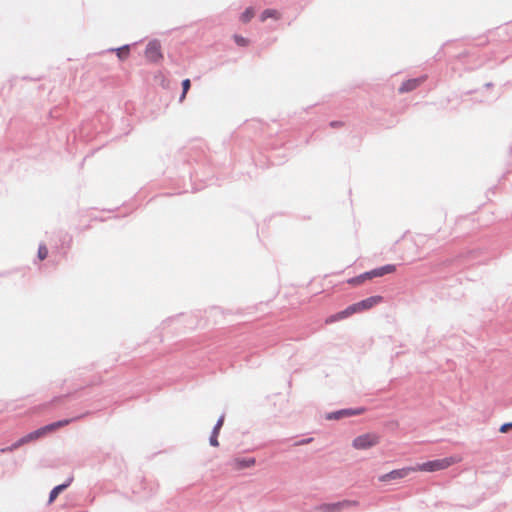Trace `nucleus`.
I'll list each match as a JSON object with an SVG mask.
<instances>
[{"instance_id": "f257e3e1", "label": "nucleus", "mask_w": 512, "mask_h": 512, "mask_svg": "<svg viewBox=\"0 0 512 512\" xmlns=\"http://www.w3.org/2000/svg\"><path fill=\"white\" fill-rule=\"evenodd\" d=\"M395 270V265L389 264L380 268H376L372 271L365 272L357 277L349 279L347 282L351 285H360L366 280H370L375 277H381L384 276L385 274L393 273L395 272Z\"/></svg>"}, {"instance_id": "f03ea898", "label": "nucleus", "mask_w": 512, "mask_h": 512, "mask_svg": "<svg viewBox=\"0 0 512 512\" xmlns=\"http://www.w3.org/2000/svg\"><path fill=\"white\" fill-rule=\"evenodd\" d=\"M459 461H460V459L457 457H448V458L425 462L423 464L418 465V467L415 469L420 470V471L433 472V471L446 469L449 466H451L452 464H455Z\"/></svg>"}, {"instance_id": "7ed1b4c3", "label": "nucleus", "mask_w": 512, "mask_h": 512, "mask_svg": "<svg viewBox=\"0 0 512 512\" xmlns=\"http://www.w3.org/2000/svg\"><path fill=\"white\" fill-rule=\"evenodd\" d=\"M379 443V436L375 433H366L353 440V447L357 450L369 449Z\"/></svg>"}, {"instance_id": "20e7f679", "label": "nucleus", "mask_w": 512, "mask_h": 512, "mask_svg": "<svg viewBox=\"0 0 512 512\" xmlns=\"http://www.w3.org/2000/svg\"><path fill=\"white\" fill-rule=\"evenodd\" d=\"M382 301H383L382 296H379V295L371 296L369 298H366L362 301H359L357 303L350 305V310L352 311V314L360 313V312H363V311L373 308L374 306L378 305Z\"/></svg>"}, {"instance_id": "39448f33", "label": "nucleus", "mask_w": 512, "mask_h": 512, "mask_svg": "<svg viewBox=\"0 0 512 512\" xmlns=\"http://www.w3.org/2000/svg\"><path fill=\"white\" fill-rule=\"evenodd\" d=\"M72 422V419H64V420H60V421H57V422H54V423H51L49 425H46L44 427H41L33 432L32 435H33V438L35 440L45 436L46 434L50 433V432H53L59 428H62L64 426H67L68 424H70Z\"/></svg>"}, {"instance_id": "423d86ee", "label": "nucleus", "mask_w": 512, "mask_h": 512, "mask_svg": "<svg viewBox=\"0 0 512 512\" xmlns=\"http://www.w3.org/2000/svg\"><path fill=\"white\" fill-rule=\"evenodd\" d=\"M145 57L148 61L157 63L162 58L161 45L158 41H151L148 43L145 49Z\"/></svg>"}, {"instance_id": "0eeeda50", "label": "nucleus", "mask_w": 512, "mask_h": 512, "mask_svg": "<svg viewBox=\"0 0 512 512\" xmlns=\"http://www.w3.org/2000/svg\"><path fill=\"white\" fill-rule=\"evenodd\" d=\"M413 471H416V469L411 467L393 470L387 474L382 475L379 480L382 482H388L391 480L401 479L408 476Z\"/></svg>"}, {"instance_id": "6e6552de", "label": "nucleus", "mask_w": 512, "mask_h": 512, "mask_svg": "<svg viewBox=\"0 0 512 512\" xmlns=\"http://www.w3.org/2000/svg\"><path fill=\"white\" fill-rule=\"evenodd\" d=\"M349 501H340L336 503H323L315 507L316 512H341L345 507H348Z\"/></svg>"}, {"instance_id": "1a4fd4ad", "label": "nucleus", "mask_w": 512, "mask_h": 512, "mask_svg": "<svg viewBox=\"0 0 512 512\" xmlns=\"http://www.w3.org/2000/svg\"><path fill=\"white\" fill-rule=\"evenodd\" d=\"M352 315L353 314H352V311L350 310V306H348L346 309L328 316L325 319V324L326 325H330V324H333L335 322L344 320V319H346V318H348V317H350Z\"/></svg>"}, {"instance_id": "9d476101", "label": "nucleus", "mask_w": 512, "mask_h": 512, "mask_svg": "<svg viewBox=\"0 0 512 512\" xmlns=\"http://www.w3.org/2000/svg\"><path fill=\"white\" fill-rule=\"evenodd\" d=\"M255 465L254 458H236L232 461V467L236 470L252 467Z\"/></svg>"}, {"instance_id": "9b49d317", "label": "nucleus", "mask_w": 512, "mask_h": 512, "mask_svg": "<svg viewBox=\"0 0 512 512\" xmlns=\"http://www.w3.org/2000/svg\"><path fill=\"white\" fill-rule=\"evenodd\" d=\"M422 83L421 79H409L399 87L400 93H405L416 89Z\"/></svg>"}, {"instance_id": "f8f14e48", "label": "nucleus", "mask_w": 512, "mask_h": 512, "mask_svg": "<svg viewBox=\"0 0 512 512\" xmlns=\"http://www.w3.org/2000/svg\"><path fill=\"white\" fill-rule=\"evenodd\" d=\"M71 481L72 478H70L67 483L54 487L49 495V503H52L58 497V495L70 485Z\"/></svg>"}, {"instance_id": "ddd939ff", "label": "nucleus", "mask_w": 512, "mask_h": 512, "mask_svg": "<svg viewBox=\"0 0 512 512\" xmlns=\"http://www.w3.org/2000/svg\"><path fill=\"white\" fill-rule=\"evenodd\" d=\"M280 17H281V14L279 11H277L275 9H266L261 14V21H265L268 18H273V19L278 20V19H280Z\"/></svg>"}, {"instance_id": "4468645a", "label": "nucleus", "mask_w": 512, "mask_h": 512, "mask_svg": "<svg viewBox=\"0 0 512 512\" xmlns=\"http://www.w3.org/2000/svg\"><path fill=\"white\" fill-rule=\"evenodd\" d=\"M32 433H29L25 435L24 437L20 438L17 442L14 443V447H21L24 444H27L31 441H34Z\"/></svg>"}, {"instance_id": "2eb2a0df", "label": "nucleus", "mask_w": 512, "mask_h": 512, "mask_svg": "<svg viewBox=\"0 0 512 512\" xmlns=\"http://www.w3.org/2000/svg\"><path fill=\"white\" fill-rule=\"evenodd\" d=\"M119 59L124 60L128 57L130 49L129 46H123L115 50Z\"/></svg>"}, {"instance_id": "dca6fc26", "label": "nucleus", "mask_w": 512, "mask_h": 512, "mask_svg": "<svg viewBox=\"0 0 512 512\" xmlns=\"http://www.w3.org/2000/svg\"><path fill=\"white\" fill-rule=\"evenodd\" d=\"M254 17V10L247 8L241 15V20L245 23L249 22Z\"/></svg>"}, {"instance_id": "f3484780", "label": "nucleus", "mask_w": 512, "mask_h": 512, "mask_svg": "<svg viewBox=\"0 0 512 512\" xmlns=\"http://www.w3.org/2000/svg\"><path fill=\"white\" fill-rule=\"evenodd\" d=\"M190 86H191V82L189 79L183 80V82H182L183 93L180 97V101H183L185 99L186 94H187L188 90L190 89Z\"/></svg>"}, {"instance_id": "a211bd4d", "label": "nucleus", "mask_w": 512, "mask_h": 512, "mask_svg": "<svg viewBox=\"0 0 512 512\" xmlns=\"http://www.w3.org/2000/svg\"><path fill=\"white\" fill-rule=\"evenodd\" d=\"M48 256V249L45 245H40L38 248V258L42 261Z\"/></svg>"}, {"instance_id": "6ab92c4d", "label": "nucleus", "mask_w": 512, "mask_h": 512, "mask_svg": "<svg viewBox=\"0 0 512 512\" xmlns=\"http://www.w3.org/2000/svg\"><path fill=\"white\" fill-rule=\"evenodd\" d=\"M223 422H224V417H220V419L217 421L215 427H214V430H213V434H219V431L223 425Z\"/></svg>"}, {"instance_id": "aec40b11", "label": "nucleus", "mask_w": 512, "mask_h": 512, "mask_svg": "<svg viewBox=\"0 0 512 512\" xmlns=\"http://www.w3.org/2000/svg\"><path fill=\"white\" fill-rule=\"evenodd\" d=\"M223 422H224V417H220V419L217 421L215 427H214V430H213V434H219V431L223 425Z\"/></svg>"}, {"instance_id": "412c9836", "label": "nucleus", "mask_w": 512, "mask_h": 512, "mask_svg": "<svg viewBox=\"0 0 512 512\" xmlns=\"http://www.w3.org/2000/svg\"><path fill=\"white\" fill-rule=\"evenodd\" d=\"M210 444L214 447H217L219 446V442H218V434H213L211 435L210 437Z\"/></svg>"}, {"instance_id": "4be33fe9", "label": "nucleus", "mask_w": 512, "mask_h": 512, "mask_svg": "<svg viewBox=\"0 0 512 512\" xmlns=\"http://www.w3.org/2000/svg\"><path fill=\"white\" fill-rule=\"evenodd\" d=\"M235 41L238 45H241V46H245L248 43L247 39H245L241 36H235Z\"/></svg>"}, {"instance_id": "5701e85b", "label": "nucleus", "mask_w": 512, "mask_h": 512, "mask_svg": "<svg viewBox=\"0 0 512 512\" xmlns=\"http://www.w3.org/2000/svg\"><path fill=\"white\" fill-rule=\"evenodd\" d=\"M510 429H512V422L503 424V425L500 427V432H501V433H506V432H508Z\"/></svg>"}, {"instance_id": "b1692460", "label": "nucleus", "mask_w": 512, "mask_h": 512, "mask_svg": "<svg viewBox=\"0 0 512 512\" xmlns=\"http://www.w3.org/2000/svg\"><path fill=\"white\" fill-rule=\"evenodd\" d=\"M18 448H19V447H14V444H12V445H11V446H9V447L2 448V449H1V452H2V453L12 452V451H14V450H16V449H18Z\"/></svg>"}, {"instance_id": "393cba45", "label": "nucleus", "mask_w": 512, "mask_h": 512, "mask_svg": "<svg viewBox=\"0 0 512 512\" xmlns=\"http://www.w3.org/2000/svg\"><path fill=\"white\" fill-rule=\"evenodd\" d=\"M343 125H344V124H343V122H341V121H332V122L330 123V126H331L332 128H340V127H342Z\"/></svg>"}]
</instances>
